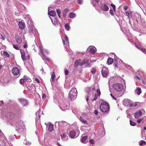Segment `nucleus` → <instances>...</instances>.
Instances as JSON below:
<instances>
[{
    "label": "nucleus",
    "instance_id": "44",
    "mask_svg": "<svg viewBox=\"0 0 146 146\" xmlns=\"http://www.w3.org/2000/svg\"><path fill=\"white\" fill-rule=\"evenodd\" d=\"M86 91L88 93H89L91 91V88H87L86 89Z\"/></svg>",
    "mask_w": 146,
    "mask_h": 146
},
{
    "label": "nucleus",
    "instance_id": "59",
    "mask_svg": "<svg viewBox=\"0 0 146 146\" xmlns=\"http://www.w3.org/2000/svg\"><path fill=\"white\" fill-rule=\"evenodd\" d=\"M35 80L38 83H39L40 82L39 80L37 78H35Z\"/></svg>",
    "mask_w": 146,
    "mask_h": 146
},
{
    "label": "nucleus",
    "instance_id": "14",
    "mask_svg": "<svg viewBox=\"0 0 146 146\" xmlns=\"http://www.w3.org/2000/svg\"><path fill=\"white\" fill-rule=\"evenodd\" d=\"M88 50L90 52L91 54H94L96 52V49L94 46H91L89 47Z\"/></svg>",
    "mask_w": 146,
    "mask_h": 146
},
{
    "label": "nucleus",
    "instance_id": "17",
    "mask_svg": "<svg viewBox=\"0 0 146 146\" xmlns=\"http://www.w3.org/2000/svg\"><path fill=\"white\" fill-rule=\"evenodd\" d=\"M20 51L21 54L22 58L24 61L25 60H26V58L24 50L22 49H20Z\"/></svg>",
    "mask_w": 146,
    "mask_h": 146
},
{
    "label": "nucleus",
    "instance_id": "50",
    "mask_svg": "<svg viewBox=\"0 0 146 146\" xmlns=\"http://www.w3.org/2000/svg\"><path fill=\"white\" fill-rule=\"evenodd\" d=\"M77 2L79 4H82L83 3L82 0H78Z\"/></svg>",
    "mask_w": 146,
    "mask_h": 146
},
{
    "label": "nucleus",
    "instance_id": "26",
    "mask_svg": "<svg viewBox=\"0 0 146 146\" xmlns=\"http://www.w3.org/2000/svg\"><path fill=\"white\" fill-rule=\"evenodd\" d=\"M136 47L139 49L140 50H141L144 53L146 54V50L145 49L143 48H142L140 46H136Z\"/></svg>",
    "mask_w": 146,
    "mask_h": 146
},
{
    "label": "nucleus",
    "instance_id": "25",
    "mask_svg": "<svg viewBox=\"0 0 146 146\" xmlns=\"http://www.w3.org/2000/svg\"><path fill=\"white\" fill-rule=\"evenodd\" d=\"M76 17V14L75 13H70L69 15V17L70 18L74 19Z\"/></svg>",
    "mask_w": 146,
    "mask_h": 146
},
{
    "label": "nucleus",
    "instance_id": "61",
    "mask_svg": "<svg viewBox=\"0 0 146 146\" xmlns=\"http://www.w3.org/2000/svg\"><path fill=\"white\" fill-rule=\"evenodd\" d=\"M65 38H64V39L66 41H67V40H68V38L67 36L66 35H65Z\"/></svg>",
    "mask_w": 146,
    "mask_h": 146
},
{
    "label": "nucleus",
    "instance_id": "34",
    "mask_svg": "<svg viewBox=\"0 0 146 146\" xmlns=\"http://www.w3.org/2000/svg\"><path fill=\"white\" fill-rule=\"evenodd\" d=\"M13 48L16 50H19L20 48V46L19 45L13 44Z\"/></svg>",
    "mask_w": 146,
    "mask_h": 146
},
{
    "label": "nucleus",
    "instance_id": "15",
    "mask_svg": "<svg viewBox=\"0 0 146 146\" xmlns=\"http://www.w3.org/2000/svg\"><path fill=\"white\" fill-rule=\"evenodd\" d=\"M50 19L53 24L55 26L57 27L59 25H60V23L56 19H54V20H52L51 18Z\"/></svg>",
    "mask_w": 146,
    "mask_h": 146
},
{
    "label": "nucleus",
    "instance_id": "28",
    "mask_svg": "<svg viewBox=\"0 0 146 146\" xmlns=\"http://www.w3.org/2000/svg\"><path fill=\"white\" fill-rule=\"evenodd\" d=\"M88 62V60L84 59V60L81 62H80V66H82L84 65L85 64Z\"/></svg>",
    "mask_w": 146,
    "mask_h": 146
},
{
    "label": "nucleus",
    "instance_id": "11",
    "mask_svg": "<svg viewBox=\"0 0 146 146\" xmlns=\"http://www.w3.org/2000/svg\"><path fill=\"white\" fill-rule=\"evenodd\" d=\"M29 31L31 34H32L35 36L37 32V30L33 26H31L30 27Z\"/></svg>",
    "mask_w": 146,
    "mask_h": 146
},
{
    "label": "nucleus",
    "instance_id": "24",
    "mask_svg": "<svg viewBox=\"0 0 146 146\" xmlns=\"http://www.w3.org/2000/svg\"><path fill=\"white\" fill-rule=\"evenodd\" d=\"M88 137L87 136L83 137L81 139L82 142L84 143H86L87 142L86 140L88 139Z\"/></svg>",
    "mask_w": 146,
    "mask_h": 146
},
{
    "label": "nucleus",
    "instance_id": "12",
    "mask_svg": "<svg viewBox=\"0 0 146 146\" xmlns=\"http://www.w3.org/2000/svg\"><path fill=\"white\" fill-rule=\"evenodd\" d=\"M142 111L140 110H139L137 111L134 114L135 117L136 118H137L140 117L142 114V112H145V110H142Z\"/></svg>",
    "mask_w": 146,
    "mask_h": 146
},
{
    "label": "nucleus",
    "instance_id": "5",
    "mask_svg": "<svg viewBox=\"0 0 146 146\" xmlns=\"http://www.w3.org/2000/svg\"><path fill=\"white\" fill-rule=\"evenodd\" d=\"M113 88L118 92L121 91L123 89V86L121 84L115 83L113 86Z\"/></svg>",
    "mask_w": 146,
    "mask_h": 146
},
{
    "label": "nucleus",
    "instance_id": "23",
    "mask_svg": "<svg viewBox=\"0 0 146 146\" xmlns=\"http://www.w3.org/2000/svg\"><path fill=\"white\" fill-rule=\"evenodd\" d=\"M55 75L54 73V72H52L51 74V82H54L55 81Z\"/></svg>",
    "mask_w": 146,
    "mask_h": 146
},
{
    "label": "nucleus",
    "instance_id": "30",
    "mask_svg": "<svg viewBox=\"0 0 146 146\" xmlns=\"http://www.w3.org/2000/svg\"><path fill=\"white\" fill-rule=\"evenodd\" d=\"M68 11V9L67 8L65 9L62 12L63 15L65 17Z\"/></svg>",
    "mask_w": 146,
    "mask_h": 146
},
{
    "label": "nucleus",
    "instance_id": "55",
    "mask_svg": "<svg viewBox=\"0 0 146 146\" xmlns=\"http://www.w3.org/2000/svg\"><path fill=\"white\" fill-rule=\"evenodd\" d=\"M97 93L98 94L97 95L100 96V91L99 90H98V89L97 90Z\"/></svg>",
    "mask_w": 146,
    "mask_h": 146
},
{
    "label": "nucleus",
    "instance_id": "32",
    "mask_svg": "<svg viewBox=\"0 0 146 146\" xmlns=\"http://www.w3.org/2000/svg\"><path fill=\"white\" fill-rule=\"evenodd\" d=\"M80 59L79 60H77L76 61L74 64L75 67H77L79 65H80Z\"/></svg>",
    "mask_w": 146,
    "mask_h": 146
},
{
    "label": "nucleus",
    "instance_id": "36",
    "mask_svg": "<svg viewBox=\"0 0 146 146\" xmlns=\"http://www.w3.org/2000/svg\"><path fill=\"white\" fill-rule=\"evenodd\" d=\"M48 130L50 132L52 131L53 130V125L50 124L48 125Z\"/></svg>",
    "mask_w": 146,
    "mask_h": 146
},
{
    "label": "nucleus",
    "instance_id": "58",
    "mask_svg": "<svg viewBox=\"0 0 146 146\" xmlns=\"http://www.w3.org/2000/svg\"><path fill=\"white\" fill-rule=\"evenodd\" d=\"M98 111L97 110H95L94 112V113L96 115H97L98 114Z\"/></svg>",
    "mask_w": 146,
    "mask_h": 146
},
{
    "label": "nucleus",
    "instance_id": "35",
    "mask_svg": "<svg viewBox=\"0 0 146 146\" xmlns=\"http://www.w3.org/2000/svg\"><path fill=\"white\" fill-rule=\"evenodd\" d=\"M126 113L127 114V117L130 119L131 115V113L130 111L129 110H127L126 111Z\"/></svg>",
    "mask_w": 146,
    "mask_h": 146
},
{
    "label": "nucleus",
    "instance_id": "60",
    "mask_svg": "<svg viewBox=\"0 0 146 146\" xmlns=\"http://www.w3.org/2000/svg\"><path fill=\"white\" fill-rule=\"evenodd\" d=\"M142 84L144 87L145 86L146 84L145 83V81L143 80H142Z\"/></svg>",
    "mask_w": 146,
    "mask_h": 146
},
{
    "label": "nucleus",
    "instance_id": "8",
    "mask_svg": "<svg viewBox=\"0 0 146 146\" xmlns=\"http://www.w3.org/2000/svg\"><path fill=\"white\" fill-rule=\"evenodd\" d=\"M56 123L58 124L60 127H68L69 126V124L65 121H62L59 122H56Z\"/></svg>",
    "mask_w": 146,
    "mask_h": 146
},
{
    "label": "nucleus",
    "instance_id": "38",
    "mask_svg": "<svg viewBox=\"0 0 146 146\" xmlns=\"http://www.w3.org/2000/svg\"><path fill=\"white\" fill-rule=\"evenodd\" d=\"M65 29L69 31L70 30V27L68 24L67 23L65 25Z\"/></svg>",
    "mask_w": 146,
    "mask_h": 146
},
{
    "label": "nucleus",
    "instance_id": "2",
    "mask_svg": "<svg viewBox=\"0 0 146 146\" xmlns=\"http://www.w3.org/2000/svg\"><path fill=\"white\" fill-rule=\"evenodd\" d=\"M77 94V92L76 88H72L69 93V98L70 99V100H74L76 98Z\"/></svg>",
    "mask_w": 146,
    "mask_h": 146
},
{
    "label": "nucleus",
    "instance_id": "57",
    "mask_svg": "<svg viewBox=\"0 0 146 146\" xmlns=\"http://www.w3.org/2000/svg\"><path fill=\"white\" fill-rule=\"evenodd\" d=\"M85 66L86 67H90L91 66L90 64L88 63H87L85 65Z\"/></svg>",
    "mask_w": 146,
    "mask_h": 146
},
{
    "label": "nucleus",
    "instance_id": "39",
    "mask_svg": "<svg viewBox=\"0 0 146 146\" xmlns=\"http://www.w3.org/2000/svg\"><path fill=\"white\" fill-rule=\"evenodd\" d=\"M126 15L129 18H131V16L130 15L131 14L130 12L127 11L125 12Z\"/></svg>",
    "mask_w": 146,
    "mask_h": 146
},
{
    "label": "nucleus",
    "instance_id": "1",
    "mask_svg": "<svg viewBox=\"0 0 146 146\" xmlns=\"http://www.w3.org/2000/svg\"><path fill=\"white\" fill-rule=\"evenodd\" d=\"M13 125L16 127V130L19 133L23 132L25 129V126L22 121L20 120L18 121L16 120L13 122Z\"/></svg>",
    "mask_w": 146,
    "mask_h": 146
},
{
    "label": "nucleus",
    "instance_id": "48",
    "mask_svg": "<svg viewBox=\"0 0 146 146\" xmlns=\"http://www.w3.org/2000/svg\"><path fill=\"white\" fill-rule=\"evenodd\" d=\"M25 82V80L23 78L21 79L20 80V83L21 84H23Z\"/></svg>",
    "mask_w": 146,
    "mask_h": 146
},
{
    "label": "nucleus",
    "instance_id": "42",
    "mask_svg": "<svg viewBox=\"0 0 146 146\" xmlns=\"http://www.w3.org/2000/svg\"><path fill=\"white\" fill-rule=\"evenodd\" d=\"M130 125L132 126H134L136 125L135 123L131 121V120H130Z\"/></svg>",
    "mask_w": 146,
    "mask_h": 146
},
{
    "label": "nucleus",
    "instance_id": "21",
    "mask_svg": "<svg viewBox=\"0 0 146 146\" xmlns=\"http://www.w3.org/2000/svg\"><path fill=\"white\" fill-rule=\"evenodd\" d=\"M48 13L49 15L52 17L55 16L56 14V12L53 10H51L49 11H48Z\"/></svg>",
    "mask_w": 146,
    "mask_h": 146
},
{
    "label": "nucleus",
    "instance_id": "13",
    "mask_svg": "<svg viewBox=\"0 0 146 146\" xmlns=\"http://www.w3.org/2000/svg\"><path fill=\"white\" fill-rule=\"evenodd\" d=\"M19 102L24 106H27L28 105V101L25 99H20L19 100Z\"/></svg>",
    "mask_w": 146,
    "mask_h": 146
},
{
    "label": "nucleus",
    "instance_id": "56",
    "mask_svg": "<svg viewBox=\"0 0 146 146\" xmlns=\"http://www.w3.org/2000/svg\"><path fill=\"white\" fill-rule=\"evenodd\" d=\"M65 73L66 75H68L69 73V71L66 70H65Z\"/></svg>",
    "mask_w": 146,
    "mask_h": 146
},
{
    "label": "nucleus",
    "instance_id": "45",
    "mask_svg": "<svg viewBox=\"0 0 146 146\" xmlns=\"http://www.w3.org/2000/svg\"><path fill=\"white\" fill-rule=\"evenodd\" d=\"M3 54L4 55L6 56L7 57H9V55L8 53L6 51H4L3 52Z\"/></svg>",
    "mask_w": 146,
    "mask_h": 146
},
{
    "label": "nucleus",
    "instance_id": "7",
    "mask_svg": "<svg viewBox=\"0 0 146 146\" xmlns=\"http://www.w3.org/2000/svg\"><path fill=\"white\" fill-rule=\"evenodd\" d=\"M79 133V131L78 130H77L76 132L74 130H72L69 133V136L72 138H76L78 136Z\"/></svg>",
    "mask_w": 146,
    "mask_h": 146
},
{
    "label": "nucleus",
    "instance_id": "31",
    "mask_svg": "<svg viewBox=\"0 0 146 146\" xmlns=\"http://www.w3.org/2000/svg\"><path fill=\"white\" fill-rule=\"evenodd\" d=\"M80 120L84 124H87V121L84 119L82 117H80Z\"/></svg>",
    "mask_w": 146,
    "mask_h": 146
},
{
    "label": "nucleus",
    "instance_id": "18",
    "mask_svg": "<svg viewBox=\"0 0 146 146\" xmlns=\"http://www.w3.org/2000/svg\"><path fill=\"white\" fill-rule=\"evenodd\" d=\"M130 100L128 99H124L123 102V104L126 106H128L130 103Z\"/></svg>",
    "mask_w": 146,
    "mask_h": 146
},
{
    "label": "nucleus",
    "instance_id": "4",
    "mask_svg": "<svg viewBox=\"0 0 146 146\" xmlns=\"http://www.w3.org/2000/svg\"><path fill=\"white\" fill-rule=\"evenodd\" d=\"M40 52L41 53V56L43 59L44 60H49V58L46 55V54H48L47 50L45 49L43 50L42 47L41 46H40Z\"/></svg>",
    "mask_w": 146,
    "mask_h": 146
},
{
    "label": "nucleus",
    "instance_id": "6",
    "mask_svg": "<svg viewBox=\"0 0 146 146\" xmlns=\"http://www.w3.org/2000/svg\"><path fill=\"white\" fill-rule=\"evenodd\" d=\"M69 105L70 103L69 102L66 101L62 104L60 108L62 110L64 111L69 109Z\"/></svg>",
    "mask_w": 146,
    "mask_h": 146
},
{
    "label": "nucleus",
    "instance_id": "64",
    "mask_svg": "<svg viewBox=\"0 0 146 146\" xmlns=\"http://www.w3.org/2000/svg\"><path fill=\"white\" fill-rule=\"evenodd\" d=\"M141 119H138L137 120V121L138 123H141Z\"/></svg>",
    "mask_w": 146,
    "mask_h": 146
},
{
    "label": "nucleus",
    "instance_id": "29",
    "mask_svg": "<svg viewBox=\"0 0 146 146\" xmlns=\"http://www.w3.org/2000/svg\"><path fill=\"white\" fill-rule=\"evenodd\" d=\"M135 93L138 95H139L141 93V89L140 88H137L135 91Z\"/></svg>",
    "mask_w": 146,
    "mask_h": 146
},
{
    "label": "nucleus",
    "instance_id": "9",
    "mask_svg": "<svg viewBox=\"0 0 146 146\" xmlns=\"http://www.w3.org/2000/svg\"><path fill=\"white\" fill-rule=\"evenodd\" d=\"M102 73L103 77H106L109 74V71L108 68L104 67L102 68Z\"/></svg>",
    "mask_w": 146,
    "mask_h": 146
},
{
    "label": "nucleus",
    "instance_id": "27",
    "mask_svg": "<svg viewBox=\"0 0 146 146\" xmlns=\"http://www.w3.org/2000/svg\"><path fill=\"white\" fill-rule=\"evenodd\" d=\"M113 62V59L111 58H108L107 61L108 64L109 65H110Z\"/></svg>",
    "mask_w": 146,
    "mask_h": 146
},
{
    "label": "nucleus",
    "instance_id": "49",
    "mask_svg": "<svg viewBox=\"0 0 146 146\" xmlns=\"http://www.w3.org/2000/svg\"><path fill=\"white\" fill-rule=\"evenodd\" d=\"M98 96L96 94H95L94 96V98L92 100V101H94L96 100L98 98Z\"/></svg>",
    "mask_w": 146,
    "mask_h": 146
},
{
    "label": "nucleus",
    "instance_id": "52",
    "mask_svg": "<svg viewBox=\"0 0 146 146\" xmlns=\"http://www.w3.org/2000/svg\"><path fill=\"white\" fill-rule=\"evenodd\" d=\"M46 95L44 94H43L42 96V98L44 100H45L46 98Z\"/></svg>",
    "mask_w": 146,
    "mask_h": 146
},
{
    "label": "nucleus",
    "instance_id": "47",
    "mask_svg": "<svg viewBox=\"0 0 146 146\" xmlns=\"http://www.w3.org/2000/svg\"><path fill=\"white\" fill-rule=\"evenodd\" d=\"M146 142H145L144 141H141V142H140L139 144L141 146L143 145H144L145 144Z\"/></svg>",
    "mask_w": 146,
    "mask_h": 146
},
{
    "label": "nucleus",
    "instance_id": "22",
    "mask_svg": "<svg viewBox=\"0 0 146 146\" xmlns=\"http://www.w3.org/2000/svg\"><path fill=\"white\" fill-rule=\"evenodd\" d=\"M141 135L143 139H146V132L144 130V129L141 130Z\"/></svg>",
    "mask_w": 146,
    "mask_h": 146
},
{
    "label": "nucleus",
    "instance_id": "33",
    "mask_svg": "<svg viewBox=\"0 0 146 146\" xmlns=\"http://www.w3.org/2000/svg\"><path fill=\"white\" fill-rule=\"evenodd\" d=\"M62 138L64 140H67L68 139L67 136H66L64 134H63L61 135Z\"/></svg>",
    "mask_w": 146,
    "mask_h": 146
},
{
    "label": "nucleus",
    "instance_id": "51",
    "mask_svg": "<svg viewBox=\"0 0 146 146\" xmlns=\"http://www.w3.org/2000/svg\"><path fill=\"white\" fill-rule=\"evenodd\" d=\"M39 113H40V111H38L36 113V115L37 116H38V117H39V118H40V116L39 114Z\"/></svg>",
    "mask_w": 146,
    "mask_h": 146
},
{
    "label": "nucleus",
    "instance_id": "10",
    "mask_svg": "<svg viewBox=\"0 0 146 146\" xmlns=\"http://www.w3.org/2000/svg\"><path fill=\"white\" fill-rule=\"evenodd\" d=\"M12 73L15 75L17 76H20V71L18 68L16 67H14L12 70Z\"/></svg>",
    "mask_w": 146,
    "mask_h": 146
},
{
    "label": "nucleus",
    "instance_id": "46",
    "mask_svg": "<svg viewBox=\"0 0 146 146\" xmlns=\"http://www.w3.org/2000/svg\"><path fill=\"white\" fill-rule=\"evenodd\" d=\"M96 69L94 68H92L91 69V72L92 74H95L96 72Z\"/></svg>",
    "mask_w": 146,
    "mask_h": 146
},
{
    "label": "nucleus",
    "instance_id": "20",
    "mask_svg": "<svg viewBox=\"0 0 146 146\" xmlns=\"http://www.w3.org/2000/svg\"><path fill=\"white\" fill-rule=\"evenodd\" d=\"M15 38L17 42L20 44L22 42V39L21 37L19 35H17L15 36Z\"/></svg>",
    "mask_w": 146,
    "mask_h": 146
},
{
    "label": "nucleus",
    "instance_id": "19",
    "mask_svg": "<svg viewBox=\"0 0 146 146\" xmlns=\"http://www.w3.org/2000/svg\"><path fill=\"white\" fill-rule=\"evenodd\" d=\"M19 28L21 29H23L25 28V25L22 22H19Z\"/></svg>",
    "mask_w": 146,
    "mask_h": 146
},
{
    "label": "nucleus",
    "instance_id": "40",
    "mask_svg": "<svg viewBox=\"0 0 146 146\" xmlns=\"http://www.w3.org/2000/svg\"><path fill=\"white\" fill-rule=\"evenodd\" d=\"M23 78L25 80H26L28 81H30V80L29 77L26 76H24Z\"/></svg>",
    "mask_w": 146,
    "mask_h": 146
},
{
    "label": "nucleus",
    "instance_id": "41",
    "mask_svg": "<svg viewBox=\"0 0 146 146\" xmlns=\"http://www.w3.org/2000/svg\"><path fill=\"white\" fill-rule=\"evenodd\" d=\"M56 12L57 13V14H58L59 17L60 18L61 17H60V13L61 12H60V9H56Z\"/></svg>",
    "mask_w": 146,
    "mask_h": 146
},
{
    "label": "nucleus",
    "instance_id": "62",
    "mask_svg": "<svg viewBox=\"0 0 146 146\" xmlns=\"http://www.w3.org/2000/svg\"><path fill=\"white\" fill-rule=\"evenodd\" d=\"M111 6H112L113 7V9L114 10L115 9V5L114 4H111Z\"/></svg>",
    "mask_w": 146,
    "mask_h": 146
},
{
    "label": "nucleus",
    "instance_id": "37",
    "mask_svg": "<svg viewBox=\"0 0 146 146\" xmlns=\"http://www.w3.org/2000/svg\"><path fill=\"white\" fill-rule=\"evenodd\" d=\"M62 42L64 45L65 44V42H66V46H68L69 45V42L68 40L65 41L63 39H62Z\"/></svg>",
    "mask_w": 146,
    "mask_h": 146
},
{
    "label": "nucleus",
    "instance_id": "3",
    "mask_svg": "<svg viewBox=\"0 0 146 146\" xmlns=\"http://www.w3.org/2000/svg\"><path fill=\"white\" fill-rule=\"evenodd\" d=\"M100 108L102 112L108 113L110 110V106L108 103L104 102L101 104Z\"/></svg>",
    "mask_w": 146,
    "mask_h": 146
},
{
    "label": "nucleus",
    "instance_id": "43",
    "mask_svg": "<svg viewBox=\"0 0 146 146\" xmlns=\"http://www.w3.org/2000/svg\"><path fill=\"white\" fill-rule=\"evenodd\" d=\"M24 143L26 145H29L31 144V143L28 141H27L26 139L25 140V142H24Z\"/></svg>",
    "mask_w": 146,
    "mask_h": 146
},
{
    "label": "nucleus",
    "instance_id": "16",
    "mask_svg": "<svg viewBox=\"0 0 146 146\" xmlns=\"http://www.w3.org/2000/svg\"><path fill=\"white\" fill-rule=\"evenodd\" d=\"M101 9L105 11H108L109 9L108 6L105 3H104L101 6Z\"/></svg>",
    "mask_w": 146,
    "mask_h": 146
},
{
    "label": "nucleus",
    "instance_id": "63",
    "mask_svg": "<svg viewBox=\"0 0 146 146\" xmlns=\"http://www.w3.org/2000/svg\"><path fill=\"white\" fill-rule=\"evenodd\" d=\"M135 79H137L139 80L140 79V78L138 76H135Z\"/></svg>",
    "mask_w": 146,
    "mask_h": 146
},
{
    "label": "nucleus",
    "instance_id": "54",
    "mask_svg": "<svg viewBox=\"0 0 146 146\" xmlns=\"http://www.w3.org/2000/svg\"><path fill=\"white\" fill-rule=\"evenodd\" d=\"M109 12H110V13L112 15H114V14L113 13V10L112 9H110V11H109Z\"/></svg>",
    "mask_w": 146,
    "mask_h": 146
},
{
    "label": "nucleus",
    "instance_id": "53",
    "mask_svg": "<svg viewBox=\"0 0 146 146\" xmlns=\"http://www.w3.org/2000/svg\"><path fill=\"white\" fill-rule=\"evenodd\" d=\"M90 142L91 144H93L94 143V141L93 139H90Z\"/></svg>",
    "mask_w": 146,
    "mask_h": 146
}]
</instances>
